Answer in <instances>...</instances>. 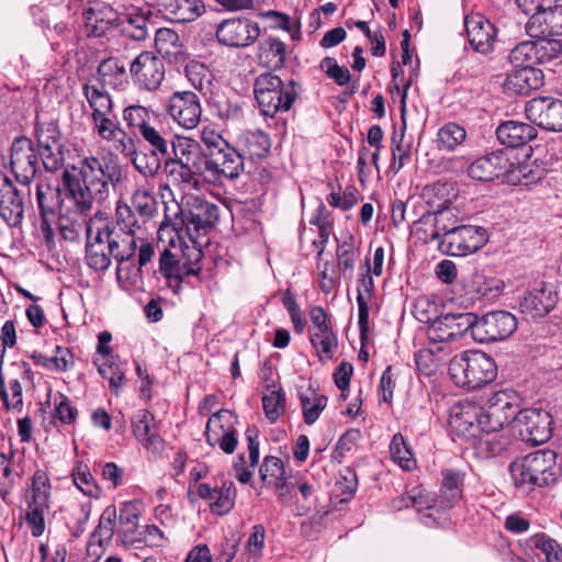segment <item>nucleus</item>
<instances>
[{
	"instance_id": "obj_1",
	"label": "nucleus",
	"mask_w": 562,
	"mask_h": 562,
	"mask_svg": "<svg viewBox=\"0 0 562 562\" xmlns=\"http://www.w3.org/2000/svg\"><path fill=\"white\" fill-rule=\"evenodd\" d=\"M121 168L112 159L86 157L80 167L64 171V189L67 196L80 210H89L93 201L108 199L110 187L121 179Z\"/></svg>"
},
{
	"instance_id": "obj_2",
	"label": "nucleus",
	"mask_w": 562,
	"mask_h": 562,
	"mask_svg": "<svg viewBox=\"0 0 562 562\" xmlns=\"http://www.w3.org/2000/svg\"><path fill=\"white\" fill-rule=\"evenodd\" d=\"M138 192L135 191L131 198V204L126 201H119L116 205V229L108 225L109 238L106 241L116 246L112 247L113 257L117 260L130 259L137 256V233L140 229L138 216L140 215V203L137 202Z\"/></svg>"
},
{
	"instance_id": "obj_3",
	"label": "nucleus",
	"mask_w": 562,
	"mask_h": 562,
	"mask_svg": "<svg viewBox=\"0 0 562 562\" xmlns=\"http://www.w3.org/2000/svg\"><path fill=\"white\" fill-rule=\"evenodd\" d=\"M555 460L557 453L553 450L543 449L514 461L509 471L515 485L530 491L555 482Z\"/></svg>"
},
{
	"instance_id": "obj_4",
	"label": "nucleus",
	"mask_w": 562,
	"mask_h": 562,
	"mask_svg": "<svg viewBox=\"0 0 562 562\" xmlns=\"http://www.w3.org/2000/svg\"><path fill=\"white\" fill-rule=\"evenodd\" d=\"M449 374L457 385L474 390L493 382L497 368L485 352L468 350L450 360Z\"/></svg>"
},
{
	"instance_id": "obj_5",
	"label": "nucleus",
	"mask_w": 562,
	"mask_h": 562,
	"mask_svg": "<svg viewBox=\"0 0 562 562\" xmlns=\"http://www.w3.org/2000/svg\"><path fill=\"white\" fill-rule=\"evenodd\" d=\"M217 220L218 207L216 204L200 196L188 194L171 228L180 240L184 237L193 240V238H200L206 234Z\"/></svg>"
},
{
	"instance_id": "obj_6",
	"label": "nucleus",
	"mask_w": 562,
	"mask_h": 562,
	"mask_svg": "<svg viewBox=\"0 0 562 562\" xmlns=\"http://www.w3.org/2000/svg\"><path fill=\"white\" fill-rule=\"evenodd\" d=\"M83 16L86 31L89 36H103L120 21L123 26V32L128 37L133 40L139 38L135 32H128L127 29V26H130L135 31L140 30V9L138 7H126L125 11L120 16L110 4L95 2L85 11Z\"/></svg>"
},
{
	"instance_id": "obj_7",
	"label": "nucleus",
	"mask_w": 562,
	"mask_h": 562,
	"mask_svg": "<svg viewBox=\"0 0 562 562\" xmlns=\"http://www.w3.org/2000/svg\"><path fill=\"white\" fill-rule=\"evenodd\" d=\"M254 92L262 114L269 117L279 111L290 110L297 97L294 81L283 83L271 72H265L256 79Z\"/></svg>"
},
{
	"instance_id": "obj_8",
	"label": "nucleus",
	"mask_w": 562,
	"mask_h": 562,
	"mask_svg": "<svg viewBox=\"0 0 562 562\" xmlns=\"http://www.w3.org/2000/svg\"><path fill=\"white\" fill-rule=\"evenodd\" d=\"M50 483L47 473L36 470L32 476L31 497L27 501L25 522L33 537H41L46 527L45 516L50 507Z\"/></svg>"
},
{
	"instance_id": "obj_9",
	"label": "nucleus",
	"mask_w": 562,
	"mask_h": 562,
	"mask_svg": "<svg viewBox=\"0 0 562 562\" xmlns=\"http://www.w3.org/2000/svg\"><path fill=\"white\" fill-rule=\"evenodd\" d=\"M420 322L429 323L427 328L428 339L432 341H456L468 331L473 336L475 314L473 313H447L430 319L428 316L419 315Z\"/></svg>"
},
{
	"instance_id": "obj_10",
	"label": "nucleus",
	"mask_w": 562,
	"mask_h": 562,
	"mask_svg": "<svg viewBox=\"0 0 562 562\" xmlns=\"http://www.w3.org/2000/svg\"><path fill=\"white\" fill-rule=\"evenodd\" d=\"M87 245L86 261L87 265L95 271H105L111 265L113 257L112 247L116 246V241L109 244L108 223L101 217L89 220L86 227Z\"/></svg>"
},
{
	"instance_id": "obj_11",
	"label": "nucleus",
	"mask_w": 562,
	"mask_h": 562,
	"mask_svg": "<svg viewBox=\"0 0 562 562\" xmlns=\"http://www.w3.org/2000/svg\"><path fill=\"white\" fill-rule=\"evenodd\" d=\"M36 200L42 218L41 228L48 239L52 235L50 218L57 214L60 218L67 217L68 212L76 205L66 194L64 180L61 181V187L38 183L36 186Z\"/></svg>"
},
{
	"instance_id": "obj_12",
	"label": "nucleus",
	"mask_w": 562,
	"mask_h": 562,
	"mask_svg": "<svg viewBox=\"0 0 562 562\" xmlns=\"http://www.w3.org/2000/svg\"><path fill=\"white\" fill-rule=\"evenodd\" d=\"M483 408L485 431H498L514 424L518 416L517 395L513 391L499 390L487 397Z\"/></svg>"
},
{
	"instance_id": "obj_13",
	"label": "nucleus",
	"mask_w": 562,
	"mask_h": 562,
	"mask_svg": "<svg viewBox=\"0 0 562 562\" xmlns=\"http://www.w3.org/2000/svg\"><path fill=\"white\" fill-rule=\"evenodd\" d=\"M488 240L485 228L475 225H459L441 239L438 248L449 256L464 257L481 249Z\"/></svg>"
},
{
	"instance_id": "obj_14",
	"label": "nucleus",
	"mask_w": 562,
	"mask_h": 562,
	"mask_svg": "<svg viewBox=\"0 0 562 562\" xmlns=\"http://www.w3.org/2000/svg\"><path fill=\"white\" fill-rule=\"evenodd\" d=\"M514 427L522 441L533 446L542 445L551 438L552 417L541 408L521 409Z\"/></svg>"
},
{
	"instance_id": "obj_15",
	"label": "nucleus",
	"mask_w": 562,
	"mask_h": 562,
	"mask_svg": "<svg viewBox=\"0 0 562 562\" xmlns=\"http://www.w3.org/2000/svg\"><path fill=\"white\" fill-rule=\"evenodd\" d=\"M517 318L506 311H494L483 315H475L473 338L480 342H491L507 339L517 329Z\"/></svg>"
},
{
	"instance_id": "obj_16",
	"label": "nucleus",
	"mask_w": 562,
	"mask_h": 562,
	"mask_svg": "<svg viewBox=\"0 0 562 562\" xmlns=\"http://www.w3.org/2000/svg\"><path fill=\"white\" fill-rule=\"evenodd\" d=\"M259 35L258 23L246 18L226 19L216 27L218 43L231 48L248 47Z\"/></svg>"
},
{
	"instance_id": "obj_17",
	"label": "nucleus",
	"mask_w": 562,
	"mask_h": 562,
	"mask_svg": "<svg viewBox=\"0 0 562 562\" xmlns=\"http://www.w3.org/2000/svg\"><path fill=\"white\" fill-rule=\"evenodd\" d=\"M527 119L549 132L562 131V100L553 97H537L525 105Z\"/></svg>"
},
{
	"instance_id": "obj_18",
	"label": "nucleus",
	"mask_w": 562,
	"mask_h": 562,
	"mask_svg": "<svg viewBox=\"0 0 562 562\" xmlns=\"http://www.w3.org/2000/svg\"><path fill=\"white\" fill-rule=\"evenodd\" d=\"M449 425L460 437L476 438L486 426L482 406L470 401L458 403L451 409Z\"/></svg>"
},
{
	"instance_id": "obj_19",
	"label": "nucleus",
	"mask_w": 562,
	"mask_h": 562,
	"mask_svg": "<svg viewBox=\"0 0 562 562\" xmlns=\"http://www.w3.org/2000/svg\"><path fill=\"white\" fill-rule=\"evenodd\" d=\"M11 169L16 180L27 186L35 177L38 169L37 153L33 142L25 137H16L11 145Z\"/></svg>"
},
{
	"instance_id": "obj_20",
	"label": "nucleus",
	"mask_w": 562,
	"mask_h": 562,
	"mask_svg": "<svg viewBox=\"0 0 562 562\" xmlns=\"http://www.w3.org/2000/svg\"><path fill=\"white\" fill-rule=\"evenodd\" d=\"M168 149L169 140L167 139V133H162L143 122V155L146 158L143 175H154L160 169L162 161L168 164Z\"/></svg>"
},
{
	"instance_id": "obj_21",
	"label": "nucleus",
	"mask_w": 562,
	"mask_h": 562,
	"mask_svg": "<svg viewBox=\"0 0 562 562\" xmlns=\"http://www.w3.org/2000/svg\"><path fill=\"white\" fill-rule=\"evenodd\" d=\"M168 111L172 119L187 130L198 126L202 114L200 99L192 91L175 92L169 99Z\"/></svg>"
},
{
	"instance_id": "obj_22",
	"label": "nucleus",
	"mask_w": 562,
	"mask_h": 562,
	"mask_svg": "<svg viewBox=\"0 0 562 562\" xmlns=\"http://www.w3.org/2000/svg\"><path fill=\"white\" fill-rule=\"evenodd\" d=\"M24 194L12 180L0 173V216L10 226H16L23 218Z\"/></svg>"
},
{
	"instance_id": "obj_23",
	"label": "nucleus",
	"mask_w": 562,
	"mask_h": 562,
	"mask_svg": "<svg viewBox=\"0 0 562 562\" xmlns=\"http://www.w3.org/2000/svg\"><path fill=\"white\" fill-rule=\"evenodd\" d=\"M558 292L553 284L542 283L528 291L519 302L521 313L531 318L543 317L557 305Z\"/></svg>"
},
{
	"instance_id": "obj_24",
	"label": "nucleus",
	"mask_w": 562,
	"mask_h": 562,
	"mask_svg": "<svg viewBox=\"0 0 562 562\" xmlns=\"http://www.w3.org/2000/svg\"><path fill=\"white\" fill-rule=\"evenodd\" d=\"M139 506L140 503L135 499L123 503L120 509L116 533L121 543L127 549L139 548Z\"/></svg>"
},
{
	"instance_id": "obj_25",
	"label": "nucleus",
	"mask_w": 562,
	"mask_h": 562,
	"mask_svg": "<svg viewBox=\"0 0 562 562\" xmlns=\"http://www.w3.org/2000/svg\"><path fill=\"white\" fill-rule=\"evenodd\" d=\"M125 128L122 130V137L119 138L121 151L130 157L134 167L140 171V165L137 164V147L140 135V106L130 105L123 112Z\"/></svg>"
},
{
	"instance_id": "obj_26",
	"label": "nucleus",
	"mask_w": 562,
	"mask_h": 562,
	"mask_svg": "<svg viewBox=\"0 0 562 562\" xmlns=\"http://www.w3.org/2000/svg\"><path fill=\"white\" fill-rule=\"evenodd\" d=\"M507 74L503 83L508 95H526L543 85V72L536 67H515Z\"/></svg>"
},
{
	"instance_id": "obj_27",
	"label": "nucleus",
	"mask_w": 562,
	"mask_h": 562,
	"mask_svg": "<svg viewBox=\"0 0 562 562\" xmlns=\"http://www.w3.org/2000/svg\"><path fill=\"white\" fill-rule=\"evenodd\" d=\"M531 37H550L562 35V3H553L544 11L529 18L526 24Z\"/></svg>"
},
{
	"instance_id": "obj_28",
	"label": "nucleus",
	"mask_w": 562,
	"mask_h": 562,
	"mask_svg": "<svg viewBox=\"0 0 562 562\" xmlns=\"http://www.w3.org/2000/svg\"><path fill=\"white\" fill-rule=\"evenodd\" d=\"M510 161L506 154L496 151L480 157L468 166V176L476 181L487 182L502 177Z\"/></svg>"
},
{
	"instance_id": "obj_29",
	"label": "nucleus",
	"mask_w": 562,
	"mask_h": 562,
	"mask_svg": "<svg viewBox=\"0 0 562 562\" xmlns=\"http://www.w3.org/2000/svg\"><path fill=\"white\" fill-rule=\"evenodd\" d=\"M469 42L474 50L488 54L492 52L496 30L495 26L481 14H473L464 21Z\"/></svg>"
},
{
	"instance_id": "obj_30",
	"label": "nucleus",
	"mask_w": 562,
	"mask_h": 562,
	"mask_svg": "<svg viewBox=\"0 0 562 562\" xmlns=\"http://www.w3.org/2000/svg\"><path fill=\"white\" fill-rule=\"evenodd\" d=\"M459 195L457 183L450 181H436L423 190V198L428 206L427 214L452 210Z\"/></svg>"
},
{
	"instance_id": "obj_31",
	"label": "nucleus",
	"mask_w": 562,
	"mask_h": 562,
	"mask_svg": "<svg viewBox=\"0 0 562 562\" xmlns=\"http://www.w3.org/2000/svg\"><path fill=\"white\" fill-rule=\"evenodd\" d=\"M175 158L170 162L183 167H190L195 172H205L210 170V160H207L198 143L190 138H179L172 144Z\"/></svg>"
},
{
	"instance_id": "obj_32",
	"label": "nucleus",
	"mask_w": 562,
	"mask_h": 562,
	"mask_svg": "<svg viewBox=\"0 0 562 562\" xmlns=\"http://www.w3.org/2000/svg\"><path fill=\"white\" fill-rule=\"evenodd\" d=\"M537 130L524 122L506 121L496 130L497 139L507 147H520L537 137Z\"/></svg>"
},
{
	"instance_id": "obj_33",
	"label": "nucleus",
	"mask_w": 562,
	"mask_h": 562,
	"mask_svg": "<svg viewBox=\"0 0 562 562\" xmlns=\"http://www.w3.org/2000/svg\"><path fill=\"white\" fill-rule=\"evenodd\" d=\"M458 211L456 209L449 211H440V213L425 214L420 218L422 225H430L429 237L425 238V243L440 241L447 239L449 232L457 229Z\"/></svg>"
},
{
	"instance_id": "obj_34",
	"label": "nucleus",
	"mask_w": 562,
	"mask_h": 562,
	"mask_svg": "<svg viewBox=\"0 0 562 562\" xmlns=\"http://www.w3.org/2000/svg\"><path fill=\"white\" fill-rule=\"evenodd\" d=\"M94 80L104 87L109 86L116 90H124L128 85V75L124 64L117 58L110 57L99 64Z\"/></svg>"
},
{
	"instance_id": "obj_35",
	"label": "nucleus",
	"mask_w": 562,
	"mask_h": 562,
	"mask_svg": "<svg viewBox=\"0 0 562 562\" xmlns=\"http://www.w3.org/2000/svg\"><path fill=\"white\" fill-rule=\"evenodd\" d=\"M209 162V171H212L213 175H222L228 179H237L245 169L244 156L232 146Z\"/></svg>"
},
{
	"instance_id": "obj_36",
	"label": "nucleus",
	"mask_w": 562,
	"mask_h": 562,
	"mask_svg": "<svg viewBox=\"0 0 562 562\" xmlns=\"http://www.w3.org/2000/svg\"><path fill=\"white\" fill-rule=\"evenodd\" d=\"M238 146L250 159H262L270 153L271 140L261 130L245 131L238 136Z\"/></svg>"
},
{
	"instance_id": "obj_37",
	"label": "nucleus",
	"mask_w": 562,
	"mask_h": 562,
	"mask_svg": "<svg viewBox=\"0 0 562 562\" xmlns=\"http://www.w3.org/2000/svg\"><path fill=\"white\" fill-rule=\"evenodd\" d=\"M462 476L452 471H442V483L440 495L436 496L438 502V510L450 509L456 506L462 496Z\"/></svg>"
},
{
	"instance_id": "obj_38",
	"label": "nucleus",
	"mask_w": 562,
	"mask_h": 562,
	"mask_svg": "<svg viewBox=\"0 0 562 562\" xmlns=\"http://www.w3.org/2000/svg\"><path fill=\"white\" fill-rule=\"evenodd\" d=\"M82 92L93 111L92 116L110 115L113 104L104 86L94 79H89L82 85Z\"/></svg>"
},
{
	"instance_id": "obj_39",
	"label": "nucleus",
	"mask_w": 562,
	"mask_h": 562,
	"mask_svg": "<svg viewBox=\"0 0 562 562\" xmlns=\"http://www.w3.org/2000/svg\"><path fill=\"white\" fill-rule=\"evenodd\" d=\"M374 290V281L371 277V266L366 262V271L361 274L358 284L357 304H358V324L361 334H364L369 327V305L368 297H371Z\"/></svg>"
},
{
	"instance_id": "obj_40",
	"label": "nucleus",
	"mask_w": 562,
	"mask_h": 562,
	"mask_svg": "<svg viewBox=\"0 0 562 562\" xmlns=\"http://www.w3.org/2000/svg\"><path fill=\"white\" fill-rule=\"evenodd\" d=\"M286 55L285 44L279 38L269 36L259 43L258 58L270 69L281 68Z\"/></svg>"
},
{
	"instance_id": "obj_41",
	"label": "nucleus",
	"mask_w": 562,
	"mask_h": 562,
	"mask_svg": "<svg viewBox=\"0 0 562 562\" xmlns=\"http://www.w3.org/2000/svg\"><path fill=\"white\" fill-rule=\"evenodd\" d=\"M117 262L116 278L119 283L125 291H136L140 281V249L137 256Z\"/></svg>"
},
{
	"instance_id": "obj_42",
	"label": "nucleus",
	"mask_w": 562,
	"mask_h": 562,
	"mask_svg": "<svg viewBox=\"0 0 562 562\" xmlns=\"http://www.w3.org/2000/svg\"><path fill=\"white\" fill-rule=\"evenodd\" d=\"M311 342L322 362L331 359L338 348V338L331 327L314 330L311 334Z\"/></svg>"
},
{
	"instance_id": "obj_43",
	"label": "nucleus",
	"mask_w": 562,
	"mask_h": 562,
	"mask_svg": "<svg viewBox=\"0 0 562 562\" xmlns=\"http://www.w3.org/2000/svg\"><path fill=\"white\" fill-rule=\"evenodd\" d=\"M169 172L175 182H177L183 191H200L204 184V172H195L190 167H183L169 162Z\"/></svg>"
},
{
	"instance_id": "obj_44",
	"label": "nucleus",
	"mask_w": 562,
	"mask_h": 562,
	"mask_svg": "<svg viewBox=\"0 0 562 562\" xmlns=\"http://www.w3.org/2000/svg\"><path fill=\"white\" fill-rule=\"evenodd\" d=\"M165 77L162 61L150 53L143 52V82L147 90H156Z\"/></svg>"
},
{
	"instance_id": "obj_45",
	"label": "nucleus",
	"mask_w": 562,
	"mask_h": 562,
	"mask_svg": "<svg viewBox=\"0 0 562 562\" xmlns=\"http://www.w3.org/2000/svg\"><path fill=\"white\" fill-rule=\"evenodd\" d=\"M143 435L146 437L145 447L154 458L160 457L166 450V442L157 431V423L149 412L143 413Z\"/></svg>"
},
{
	"instance_id": "obj_46",
	"label": "nucleus",
	"mask_w": 562,
	"mask_h": 562,
	"mask_svg": "<svg viewBox=\"0 0 562 562\" xmlns=\"http://www.w3.org/2000/svg\"><path fill=\"white\" fill-rule=\"evenodd\" d=\"M392 460L403 470L412 471L416 468V460L413 452L401 434H395L390 443Z\"/></svg>"
},
{
	"instance_id": "obj_47",
	"label": "nucleus",
	"mask_w": 562,
	"mask_h": 562,
	"mask_svg": "<svg viewBox=\"0 0 562 562\" xmlns=\"http://www.w3.org/2000/svg\"><path fill=\"white\" fill-rule=\"evenodd\" d=\"M465 137L467 132L462 126L456 123H448L437 133V147L448 151L454 150L465 140Z\"/></svg>"
},
{
	"instance_id": "obj_48",
	"label": "nucleus",
	"mask_w": 562,
	"mask_h": 562,
	"mask_svg": "<svg viewBox=\"0 0 562 562\" xmlns=\"http://www.w3.org/2000/svg\"><path fill=\"white\" fill-rule=\"evenodd\" d=\"M116 512L114 507H106L99 519V524L93 531L91 539L110 544L117 526L115 525Z\"/></svg>"
},
{
	"instance_id": "obj_49",
	"label": "nucleus",
	"mask_w": 562,
	"mask_h": 562,
	"mask_svg": "<svg viewBox=\"0 0 562 562\" xmlns=\"http://www.w3.org/2000/svg\"><path fill=\"white\" fill-rule=\"evenodd\" d=\"M479 449L487 457H494L506 450L509 445L508 437L497 431H481L476 437Z\"/></svg>"
},
{
	"instance_id": "obj_50",
	"label": "nucleus",
	"mask_w": 562,
	"mask_h": 562,
	"mask_svg": "<svg viewBox=\"0 0 562 562\" xmlns=\"http://www.w3.org/2000/svg\"><path fill=\"white\" fill-rule=\"evenodd\" d=\"M300 400L304 422L307 425H313L318 419L321 413L325 409L327 405V396L311 392L310 395L301 394Z\"/></svg>"
},
{
	"instance_id": "obj_51",
	"label": "nucleus",
	"mask_w": 562,
	"mask_h": 562,
	"mask_svg": "<svg viewBox=\"0 0 562 562\" xmlns=\"http://www.w3.org/2000/svg\"><path fill=\"white\" fill-rule=\"evenodd\" d=\"M189 241L191 245L183 241L181 246L182 256L184 258L182 268L186 276H194L198 274L201 270L198 265L203 258L202 243L199 240V238H193V240Z\"/></svg>"
},
{
	"instance_id": "obj_52",
	"label": "nucleus",
	"mask_w": 562,
	"mask_h": 562,
	"mask_svg": "<svg viewBox=\"0 0 562 562\" xmlns=\"http://www.w3.org/2000/svg\"><path fill=\"white\" fill-rule=\"evenodd\" d=\"M536 38V65H549L560 58L562 54L561 42L548 40V37Z\"/></svg>"
},
{
	"instance_id": "obj_53",
	"label": "nucleus",
	"mask_w": 562,
	"mask_h": 562,
	"mask_svg": "<svg viewBox=\"0 0 562 562\" xmlns=\"http://www.w3.org/2000/svg\"><path fill=\"white\" fill-rule=\"evenodd\" d=\"M262 406L269 422L276 423L285 412V394L283 390H270L266 393L262 397Z\"/></svg>"
},
{
	"instance_id": "obj_54",
	"label": "nucleus",
	"mask_w": 562,
	"mask_h": 562,
	"mask_svg": "<svg viewBox=\"0 0 562 562\" xmlns=\"http://www.w3.org/2000/svg\"><path fill=\"white\" fill-rule=\"evenodd\" d=\"M75 485L89 496H98L100 491L87 464L78 461L71 473Z\"/></svg>"
},
{
	"instance_id": "obj_55",
	"label": "nucleus",
	"mask_w": 562,
	"mask_h": 562,
	"mask_svg": "<svg viewBox=\"0 0 562 562\" xmlns=\"http://www.w3.org/2000/svg\"><path fill=\"white\" fill-rule=\"evenodd\" d=\"M536 41H525L517 44L509 53V61L514 67L536 66Z\"/></svg>"
},
{
	"instance_id": "obj_56",
	"label": "nucleus",
	"mask_w": 562,
	"mask_h": 562,
	"mask_svg": "<svg viewBox=\"0 0 562 562\" xmlns=\"http://www.w3.org/2000/svg\"><path fill=\"white\" fill-rule=\"evenodd\" d=\"M85 211L86 210H80L77 206L71 209V211L68 212L71 214V217L66 220L69 224L64 223V218H60L59 229L65 239L75 241L79 239L81 231L86 232V227L89 222H86L82 217Z\"/></svg>"
},
{
	"instance_id": "obj_57",
	"label": "nucleus",
	"mask_w": 562,
	"mask_h": 562,
	"mask_svg": "<svg viewBox=\"0 0 562 562\" xmlns=\"http://www.w3.org/2000/svg\"><path fill=\"white\" fill-rule=\"evenodd\" d=\"M20 475L12 469V459L0 453V497L8 503Z\"/></svg>"
},
{
	"instance_id": "obj_58",
	"label": "nucleus",
	"mask_w": 562,
	"mask_h": 562,
	"mask_svg": "<svg viewBox=\"0 0 562 562\" xmlns=\"http://www.w3.org/2000/svg\"><path fill=\"white\" fill-rule=\"evenodd\" d=\"M170 7L173 20L180 23L191 22L204 11V7L195 0H173Z\"/></svg>"
},
{
	"instance_id": "obj_59",
	"label": "nucleus",
	"mask_w": 562,
	"mask_h": 562,
	"mask_svg": "<svg viewBox=\"0 0 562 562\" xmlns=\"http://www.w3.org/2000/svg\"><path fill=\"white\" fill-rule=\"evenodd\" d=\"M236 494L233 482H224L221 487H216L212 510L218 515L227 514L234 507Z\"/></svg>"
},
{
	"instance_id": "obj_60",
	"label": "nucleus",
	"mask_w": 562,
	"mask_h": 562,
	"mask_svg": "<svg viewBox=\"0 0 562 562\" xmlns=\"http://www.w3.org/2000/svg\"><path fill=\"white\" fill-rule=\"evenodd\" d=\"M402 501H408L411 506L414 507L417 512L431 508L438 509V502L436 496L420 486L411 488Z\"/></svg>"
},
{
	"instance_id": "obj_61",
	"label": "nucleus",
	"mask_w": 562,
	"mask_h": 562,
	"mask_svg": "<svg viewBox=\"0 0 562 562\" xmlns=\"http://www.w3.org/2000/svg\"><path fill=\"white\" fill-rule=\"evenodd\" d=\"M201 140L207 149V160H214L231 146L220 133L209 127L203 128Z\"/></svg>"
},
{
	"instance_id": "obj_62",
	"label": "nucleus",
	"mask_w": 562,
	"mask_h": 562,
	"mask_svg": "<svg viewBox=\"0 0 562 562\" xmlns=\"http://www.w3.org/2000/svg\"><path fill=\"white\" fill-rule=\"evenodd\" d=\"M36 137L38 149L50 146L53 149H57L59 145H63L58 126L53 122L40 124L36 128Z\"/></svg>"
},
{
	"instance_id": "obj_63",
	"label": "nucleus",
	"mask_w": 562,
	"mask_h": 562,
	"mask_svg": "<svg viewBox=\"0 0 562 562\" xmlns=\"http://www.w3.org/2000/svg\"><path fill=\"white\" fill-rule=\"evenodd\" d=\"M244 105L237 99H224L215 103L217 116L225 121L238 122L244 117Z\"/></svg>"
},
{
	"instance_id": "obj_64",
	"label": "nucleus",
	"mask_w": 562,
	"mask_h": 562,
	"mask_svg": "<svg viewBox=\"0 0 562 562\" xmlns=\"http://www.w3.org/2000/svg\"><path fill=\"white\" fill-rule=\"evenodd\" d=\"M535 547L542 552L547 562H562V548L554 539L539 535L535 539Z\"/></svg>"
}]
</instances>
